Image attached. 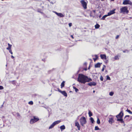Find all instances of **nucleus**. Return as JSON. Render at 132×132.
<instances>
[{"instance_id":"nucleus-1","label":"nucleus","mask_w":132,"mask_h":132,"mask_svg":"<svg viewBox=\"0 0 132 132\" xmlns=\"http://www.w3.org/2000/svg\"><path fill=\"white\" fill-rule=\"evenodd\" d=\"M91 78H88L87 76L83 74H79L78 78V81L81 84H85L86 82L92 81Z\"/></svg>"},{"instance_id":"nucleus-2","label":"nucleus","mask_w":132,"mask_h":132,"mask_svg":"<svg viewBox=\"0 0 132 132\" xmlns=\"http://www.w3.org/2000/svg\"><path fill=\"white\" fill-rule=\"evenodd\" d=\"M80 125L82 126H84V125L87 122L85 117L84 116L81 117L80 119Z\"/></svg>"},{"instance_id":"nucleus-3","label":"nucleus","mask_w":132,"mask_h":132,"mask_svg":"<svg viewBox=\"0 0 132 132\" xmlns=\"http://www.w3.org/2000/svg\"><path fill=\"white\" fill-rule=\"evenodd\" d=\"M120 13H128V8L126 6L122 7L120 9Z\"/></svg>"},{"instance_id":"nucleus-4","label":"nucleus","mask_w":132,"mask_h":132,"mask_svg":"<svg viewBox=\"0 0 132 132\" xmlns=\"http://www.w3.org/2000/svg\"><path fill=\"white\" fill-rule=\"evenodd\" d=\"M39 120V119L38 117L36 116H34L33 118L31 119L30 120V122L31 124H32L38 121Z\"/></svg>"},{"instance_id":"nucleus-5","label":"nucleus","mask_w":132,"mask_h":132,"mask_svg":"<svg viewBox=\"0 0 132 132\" xmlns=\"http://www.w3.org/2000/svg\"><path fill=\"white\" fill-rule=\"evenodd\" d=\"M86 0H81L80 1V2L82 7L85 9L87 8V3L85 2Z\"/></svg>"},{"instance_id":"nucleus-6","label":"nucleus","mask_w":132,"mask_h":132,"mask_svg":"<svg viewBox=\"0 0 132 132\" xmlns=\"http://www.w3.org/2000/svg\"><path fill=\"white\" fill-rule=\"evenodd\" d=\"M132 119V116L129 115H126L124 118V121L126 122L129 121Z\"/></svg>"},{"instance_id":"nucleus-7","label":"nucleus","mask_w":132,"mask_h":132,"mask_svg":"<svg viewBox=\"0 0 132 132\" xmlns=\"http://www.w3.org/2000/svg\"><path fill=\"white\" fill-rule=\"evenodd\" d=\"M61 122V121L60 120H57L54 121L49 127V129H51L55 125Z\"/></svg>"},{"instance_id":"nucleus-8","label":"nucleus","mask_w":132,"mask_h":132,"mask_svg":"<svg viewBox=\"0 0 132 132\" xmlns=\"http://www.w3.org/2000/svg\"><path fill=\"white\" fill-rule=\"evenodd\" d=\"M123 110H121V112L119 114L116 116V117L117 119H119L120 118H122L123 116Z\"/></svg>"},{"instance_id":"nucleus-9","label":"nucleus","mask_w":132,"mask_h":132,"mask_svg":"<svg viewBox=\"0 0 132 132\" xmlns=\"http://www.w3.org/2000/svg\"><path fill=\"white\" fill-rule=\"evenodd\" d=\"M58 91L59 92L61 93L62 95L64 96L67 97V94L65 91H61L59 88L57 89Z\"/></svg>"},{"instance_id":"nucleus-10","label":"nucleus","mask_w":132,"mask_h":132,"mask_svg":"<svg viewBox=\"0 0 132 132\" xmlns=\"http://www.w3.org/2000/svg\"><path fill=\"white\" fill-rule=\"evenodd\" d=\"M123 4L127 5L128 4L131 5L132 4V3L128 0H124L122 3Z\"/></svg>"},{"instance_id":"nucleus-11","label":"nucleus","mask_w":132,"mask_h":132,"mask_svg":"<svg viewBox=\"0 0 132 132\" xmlns=\"http://www.w3.org/2000/svg\"><path fill=\"white\" fill-rule=\"evenodd\" d=\"M110 116H111V117L109 118V123L112 124V123L114 122V118L113 117V116L111 115H110Z\"/></svg>"},{"instance_id":"nucleus-12","label":"nucleus","mask_w":132,"mask_h":132,"mask_svg":"<svg viewBox=\"0 0 132 132\" xmlns=\"http://www.w3.org/2000/svg\"><path fill=\"white\" fill-rule=\"evenodd\" d=\"M115 9H114L113 10H111L110 11L108 12V16H110L112 14H113L114 13H115Z\"/></svg>"},{"instance_id":"nucleus-13","label":"nucleus","mask_w":132,"mask_h":132,"mask_svg":"<svg viewBox=\"0 0 132 132\" xmlns=\"http://www.w3.org/2000/svg\"><path fill=\"white\" fill-rule=\"evenodd\" d=\"M96 83L94 82H90L88 84V85L90 86H95L96 85Z\"/></svg>"},{"instance_id":"nucleus-14","label":"nucleus","mask_w":132,"mask_h":132,"mask_svg":"<svg viewBox=\"0 0 132 132\" xmlns=\"http://www.w3.org/2000/svg\"><path fill=\"white\" fill-rule=\"evenodd\" d=\"M117 121H119L121 123H123L124 124V125H125V121H123V119L122 118H120L119 119H117Z\"/></svg>"},{"instance_id":"nucleus-15","label":"nucleus","mask_w":132,"mask_h":132,"mask_svg":"<svg viewBox=\"0 0 132 132\" xmlns=\"http://www.w3.org/2000/svg\"><path fill=\"white\" fill-rule=\"evenodd\" d=\"M100 56L101 58L103 60L106 59V55L105 54H101L100 55Z\"/></svg>"},{"instance_id":"nucleus-16","label":"nucleus","mask_w":132,"mask_h":132,"mask_svg":"<svg viewBox=\"0 0 132 132\" xmlns=\"http://www.w3.org/2000/svg\"><path fill=\"white\" fill-rule=\"evenodd\" d=\"M102 63H98L96 64L95 65V68H99L100 67Z\"/></svg>"},{"instance_id":"nucleus-17","label":"nucleus","mask_w":132,"mask_h":132,"mask_svg":"<svg viewBox=\"0 0 132 132\" xmlns=\"http://www.w3.org/2000/svg\"><path fill=\"white\" fill-rule=\"evenodd\" d=\"M75 125L78 128V130H80V126L79 123L78 122H76Z\"/></svg>"},{"instance_id":"nucleus-18","label":"nucleus","mask_w":132,"mask_h":132,"mask_svg":"<svg viewBox=\"0 0 132 132\" xmlns=\"http://www.w3.org/2000/svg\"><path fill=\"white\" fill-rule=\"evenodd\" d=\"M65 83V81H62V83H61V88H62L64 86Z\"/></svg>"},{"instance_id":"nucleus-19","label":"nucleus","mask_w":132,"mask_h":132,"mask_svg":"<svg viewBox=\"0 0 132 132\" xmlns=\"http://www.w3.org/2000/svg\"><path fill=\"white\" fill-rule=\"evenodd\" d=\"M8 47L6 48V49L7 50L11 49L12 45L10 44L9 43H8Z\"/></svg>"},{"instance_id":"nucleus-20","label":"nucleus","mask_w":132,"mask_h":132,"mask_svg":"<svg viewBox=\"0 0 132 132\" xmlns=\"http://www.w3.org/2000/svg\"><path fill=\"white\" fill-rule=\"evenodd\" d=\"M65 128V126L64 125H63L60 127V128L61 131L63 130Z\"/></svg>"},{"instance_id":"nucleus-21","label":"nucleus","mask_w":132,"mask_h":132,"mask_svg":"<svg viewBox=\"0 0 132 132\" xmlns=\"http://www.w3.org/2000/svg\"><path fill=\"white\" fill-rule=\"evenodd\" d=\"M119 57H120V56L119 55L115 56L114 57V59L115 60H118L119 59Z\"/></svg>"},{"instance_id":"nucleus-22","label":"nucleus","mask_w":132,"mask_h":132,"mask_svg":"<svg viewBox=\"0 0 132 132\" xmlns=\"http://www.w3.org/2000/svg\"><path fill=\"white\" fill-rule=\"evenodd\" d=\"M108 16V14L105 15H104L102 18L101 19V20H104L105 19V18L107 16Z\"/></svg>"},{"instance_id":"nucleus-23","label":"nucleus","mask_w":132,"mask_h":132,"mask_svg":"<svg viewBox=\"0 0 132 132\" xmlns=\"http://www.w3.org/2000/svg\"><path fill=\"white\" fill-rule=\"evenodd\" d=\"M57 15L60 17H63L64 16V15L61 13H58V14H57Z\"/></svg>"},{"instance_id":"nucleus-24","label":"nucleus","mask_w":132,"mask_h":132,"mask_svg":"<svg viewBox=\"0 0 132 132\" xmlns=\"http://www.w3.org/2000/svg\"><path fill=\"white\" fill-rule=\"evenodd\" d=\"M100 25L98 24H97L95 26V29L98 28L100 27Z\"/></svg>"},{"instance_id":"nucleus-25","label":"nucleus","mask_w":132,"mask_h":132,"mask_svg":"<svg viewBox=\"0 0 132 132\" xmlns=\"http://www.w3.org/2000/svg\"><path fill=\"white\" fill-rule=\"evenodd\" d=\"M95 58H93V59L94 60V61L95 62V61L97 60V59L98 58V56L97 55H95Z\"/></svg>"},{"instance_id":"nucleus-26","label":"nucleus","mask_w":132,"mask_h":132,"mask_svg":"<svg viewBox=\"0 0 132 132\" xmlns=\"http://www.w3.org/2000/svg\"><path fill=\"white\" fill-rule=\"evenodd\" d=\"M88 114L89 117H90L93 115L92 113L90 110L89 111Z\"/></svg>"},{"instance_id":"nucleus-27","label":"nucleus","mask_w":132,"mask_h":132,"mask_svg":"<svg viewBox=\"0 0 132 132\" xmlns=\"http://www.w3.org/2000/svg\"><path fill=\"white\" fill-rule=\"evenodd\" d=\"M104 62L106 64L108 63L109 62L108 59H107L106 58V59H104Z\"/></svg>"},{"instance_id":"nucleus-28","label":"nucleus","mask_w":132,"mask_h":132,"mask_svg":"<svg viewBox=\"0 0 132 132\" xmlns=\"http://www.w3.org/2000/svg\"><path fill=\"white\" fill-rule=\"evenodd\" d=\"M126 111L127 112L130 114H132V112L130 110H128V109H127L126 110Z\"/></svg>"},{"instance_id":"nucleus-29","label":"nucleus","mask_w":132,"mask_h":132,"mask_svg":"<svg viewBox=\"0 0 132 132\" xmlns=\"http://www.w3.org/2000/svg\"><path fill=\"white\" fill-rule=\"evenodd\" d=\"M90 119V121L92 122V123H93L94 121V120L93 118H92V117H91Z\"/></svg>"},{"instance_id":"nucleus-30","label":"nucleus","mask_w":132,"mask_h":132,"mask_svg":"<svg viewBox=\"0 0 132 132\" xmlns=\"http://www.w3.org/2000/svg\"><path fill=\"white\" fill-rule=\"evenodd\" d=\"M97 123L98 124H100V120L99 118H97Z\"/></svg>"},{"instance_id":"nucleus-31","label":"nucleus","mask_w":132,"mask_h":132,"mask_svg":"<svg viewBox=\"0 0 132 132\" xmlns=\"http://www.w3.org/2000/svg\"><path fill=\"white\" fill-rule=\"evenodd\" d=\"M99 129H100L97 126H96L95 127V130H97Z\"/></svg>"},{"instance_id":"nucleus-32","label":"nucleus","mask_w":132,"mask_h":132,"mask_svg":"<svg viewBox=\"0 0 132 132\" xmlns=\"http://www.w3.org/2000/svg\"><path fill=\"white\" fill-rule=\"evenodd\" d=\"M28 104H29L32 105L33 104V102L32 101H31L29 102Z\"/></svg>"},{"instance_id":"nucleus-33","label":"nucleus","mask_w":132,"mask_h":132,"mask_svg":"<svg viewBox=\"0 0 132 132\" xmlns=\"http://www.w3.org/2000/svg\"><path fill=\"white\" fill-rule=\"evenodd\" d=\"M113 94H114L113 92H111L110 93L109 95L110 96H112L113 95Z\"/></svg>"},{"instance_id":"nucleus-34","label":"nucleus","mask_w":132,"mask_h":132,"mask_svg":"<svg viewBox=\"0 0 132 132\" xmlns=\"http://www.w3.org/2000/svg\"><path fill=\"white\" fill-rule=\"evenodd\" d=\"M100 80L102 81H103V78L102 76H100Z\"/></svg>"},{"instance_id":"nucleus-35","label":"nucleus","mask_w":132,"mask_h":132,"mask_svg":"<svg viewBox=\"0 0 132 132\" xmlns=\"http://www.w3.org/2000/svg\"><path fill=\"white\" fill-rule=\"evenodd\" d=\"M15 80H13L11 81V83L13 84H15Z\"/></svg>"},{"instance_id":"nucleus-36","label":"nucleus","mask_w":132,"mask_h":132,"mask_svg":"<svg viewBox=\"0 0 132 132\" xmlns=\"http://www.w3.org/2000/svg\"><path fill=\"white\" fill-rule=\"evenodd\" d=\"M129 51L127 50H125L123 51V53H126V52H129Z\"/></svg>"},{"instance_id":"nucleus-37","label":"nucleus","mask_w":132,"mask_h":132,"mask_svg":"<svg viewBox=\"0 0 132 132\" xmlns=\"http://www.w3.org/2000/svg\"><path fill=\"white\" fill-rule=\"evenodd\" d=\"M106 79L107 80H110V78L109 76H106Z\"/></svg>"},{"instance_id":"nucleus-38","label":"nucleus","mask_w":132,"mask_h":132,"mask_svg":"<svg viewBox=\"0 0 132 132\" xmlns=\"http://www.w3.org/2000/svg\"><path fill=\"white\" fill-rule=\"evenodd\" d=\"M8 50H9V52L11 53V54H13V52L12 51L11 49H10Z\"/></svg>"},{"instance_id":"nucleus-39","label":"nucleus","mask_w":132,"mask_h":132,"mask_svg":"<svg viewBox=\"0 0 132 132\" xmlns=\"http://www.w3.org/2000/svg\"><path fill=\"white\" fill-rule=\"evenodd\" d=\"M4 89V87L2 86H0V90H2Z\"/></svg>"},{"instance_id":"nucleus-40","label":"nucleus","mask_w":132,"mask_h":132,"mask_svg":"<svg viewBox=\"0 0 132 132\" xmlns=\"http://www.w3.org/2000/svg\"><path fill=\"white\" fill-rule=\"evenodd\" d=\"M104 67H103V68L102 69V72H103L104 71V68H105V65H104Z\"/></svg>"},{"instance_id":"nucleus-41","label":"nucleus","mask_w":132,"mask_h":132,"mask_svg":"<svg viewBox=\"0 0 132 132\" xmlns=\"http://www.w3.org/2000/svg\"><path fill=\"white\" fill-rule=\"evenodd\" d=\"M75 90L76 92H77L78 91V89L75 87Z\"/></svg>"},{"instance_id":"nucleus-42","label":"nucleus","mask_w":132,"mask_h":132,"mask_svg":"<svg viewBox=\"0 0 132 132\" xmlns=\"http://www.w3.org/2000/svg\"><path fill=\"white\" fill-rule=\"evenodd\" d=\"M119 37V35H117L115 38L116 39H118Z\"/></svg>"},{"instance_id":"nucleus-43","label":"nucleus","mask_w":132,"mask_h":132,"mask_svg":"<svg viewBox=\"0 0 132 132\" xmlns=\"http://www.w3.org/2000/svg\"><path fill=\"white\" fill-rule=\"evenodd\" d=\"M69 27H71L72 26V24L71 23H69Z\"/></svg>"},{"instance_id":"nucleus-44","label":"nucleus","mask_w":132,"mask_h":132,"mask_svg":"<svg viewBox=\"0 0 132 132\" xmlns=\"http://www.w3.org/2000/svg\"><path fill=\"white\" fill-rule=\"evenodd\" d=\"M16 114L18 116H20V115L19 113H16Z\"/></svg>"},{"instance_id":"nucleus-45","label":"nucleus","mask_w":132,"mask_h":132,"mask_svg":"<svg viewBox=\"0 0 132 132\" xmlns=\"http://www.w3.org/2000/svg\"><path fill=\"white\" fill-rule=\"evenodd\" d=\"M53 12L55 13V14H56L57 15V14H58V13L56 11H54Z\"/></svg>"},{"instance_id":"nucleus-46","label":"nucleus","mask_w":132,"mask_h":132,"mask_svg":"<svg viewBox=\"0 0 132 132\" xmlns=\"http://www.w3.org/2000/svg\"><path fill=\"white\" fill-rule=\"evenodd\" d=\"M71 37H72V39H73L74 38L73 36V35H71Z\"/></svg>"},{"instance_id":"nucleus-47","label":"nucleus","mask_w":132,"mask_h":132,"mask_svg":"<svg viewBox=\"0 0 132 132\" xmlns=\"http://www.w3.org/2000/svg\"><path fill=\"white\" fill-rule=\"evenodd\" d=\"M11 57L12 59H13L14 58V56L12 55L11 56Z\"/></svg>"},{"instance_id":"nucleus-48","label":"nucleus","mask_w":132,"mask_h":132,"mask_svg":"<svg viewBox=\"0 0 132 132\" xmlns=\"http://www.w3.org/2000/svg\"><path fill=\"white\" fill-rule=\"evenodd\" d=\"M93 12L95 13V10H93Z\"/></svg>"},{"instance_id":"nucleus-49","label":"nucleus","mask_w":132,"mask_h":132,"mask_svg":"<svg viewBox=\"0 0 132 132\" xmlns=\"http://www.w3.org/2000/svg\"><path fill=\"white\" fill-rule=\"evenodd\" d=\"M87 70V68H85V69H84V70Z\"/></svg>"},{"instance_id":"nucleus-50","label":"nucleus","mask_w":132,"mask_h":132,"mask_svg":"<svg viewBox=\"0 0 132 132\" xmlns=\"http://www.w3.org/2000/svg\"><path fill=\"white\" fill-rule=\"evenodd\" d=\"M101 15H99V18H101Z\"/></svg>"},{"instance_id":"nucleus-51","label":"nucleus","mask_w":132,"mask_h":132,"mask_svg":"<svg viewBox=\"0 0 132 132\" xmlns=\"http://www.w3.org/2000/svg\"><path fill=\"white\" fill-rule=\"evenodd\" d=\"M111 1H114V0H110Z\"/></svg>"},{"instance_id":"nucleus-52","label":"nucleus","mask_w":132,"mask_h":132,"mask_svg":"<svg viewBox=\"0 0 132 132\" xmlns=\"http://www.w3.org/2000/svg\"><path fill=\"white\" fill-rule=\"evenodd\" d=\"M90 66L89 67H88V69H90Z\"/></svg>"},{"instance_id":"nucleus-53","label":"nucleus","mask_w":132,"mask_h":132,"mask_svg":"<svg viewBox=\"0 0 132 132\" xmlns=\"http://www.w3.org/2000/svg\"><path fill=\"white\" fill-rule=\"evenodd\" d=\"M95 92V90H94L93 91V93H94Z\"/></svg>"},{"instance_id":"nucleus-54","label":"nucleus","mask_w":132,"mask_h":132,"mask_svg":"<svg viewBox=\"0 0 132 132\" xmlns=\"http://www.w3.org/2000/svg\"><path fill=\"white\" fill-rule=\"evenodd\" d=\"M91 13H90V16H92Z\"/></svg>"},{"instance_id":"nucleus-55","label":"nucleus","mask_w":132,"mask_h":132,"mask_svg":"<svg viewBox=\"0 0 132 132\" xmlns=\"http://www.w3.org/2000/svg\"><path fill=\"white\" fill-rule=\"evenodd\" d=\"M73 88L74 89V86H73Z\"/></svg>"},{"instance_id":"nucleus-56","label":"nucleus","mask_w":132,"mask_h":132,"mask_svg":"<svg viewBox=\"0 0 132 132\" xmlns=\"http://www.w3.org/2000/svg\"><path fill=\"white\" fill-rule=\"evenodd\" d=\"M102 1H104L105 0H101Z\"/></svg>"},{"instance_id":"nucleus-57","label":"nucleus","mask_w":132,"mask_h":132,"mask_svg":"<svg viewBox=\"0 0 132 132\" xmlns=\"http://www.w3.org/2000/svg\"><path fill=\"white\" fill-rule=\"evenodd\" d=\"M4 117H4V116H3V118H4Z\"/></svg>"},{"instance_id":"nucleus-58","label":"nucleus","mask_w":132,"mask_h":132,"mask_svg":"<svg viewBox=\"0 0 132 132\" xmlns=\"http://www.w3.org/2000/svg\"><path fill=\"white\" fill-rule=\"evenodd\" d=\"M72 92L71 91H70V92Z\"/></svg>"}]
</instances>
